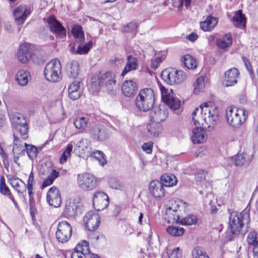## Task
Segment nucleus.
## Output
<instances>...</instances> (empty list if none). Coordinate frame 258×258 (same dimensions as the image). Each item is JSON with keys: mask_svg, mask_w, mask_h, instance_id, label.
<instances>
[{"mask_svg": "<svg viewBox=\"0 0 258 258\" xmlns=\"http://www.w3.org/2000/svg\"><path fill=\"white\" fill-rule=\"evenodd\" d=\"M14 145L16 148L23 147L22 141L14 134Z\"/></svg>", "mask_w": 258, "mask_h": 258, "instance_id": "nucleus-57", "label": "nucleus"}, {"mask_svg": "<svg viewBox=\"0 0 258 258\" xmlns=\"http://www.w3.org/2000/svg\"><path fill=\"white\" fill-rule=\"evenodd\" d=\"M183 204L185 207L186 204L181 201H174L171 202V205L168 207L166 210V214L173 222L178 223L180 219V212L181 205Z\"/></svg>", "mask_w": 258, "mask_h": 258, "instance_id": "nucleus-13", "label": "nucleus"}, {"mask_svg": "<svg viewBox=\"0 0 258 258\" xmlns=\"http://www.w3.org/2000/svg\"><path fill=\"white\" fill-rule=\"evenodd\" d=\"M51 31L53 32L57 37L63 38L66 36V29L55 19L54 16H51L47 19Z\"/></svg>", "mask_w": 258, "mask_h": 258, "instance_id": "nucleus-17", "label": "nucleus"}, {"mask_svg": "<svg viewBox=\"0 0 258 258\" xmlns=\"http://www.w3.org/2000/svg\"><path fill=\"white\" fill-rule=\"evenodd\" d=\"M192 258H209L203 247L197 246L192 251Z\"/></svg>", "mask_w": 258, "mask_h": 258, "instance_id": "nucleus-40", "label": "nucleus"}, {"mask_svg": "<svg viewBox=\"0 0 258 258\" xmlns=\"http://www.w3.org/2000/svg\"><path fill=\"white\" fill-rule=\"evenodd\" d=\"M121 89L125 96L130 97L137 90V85L132 80L125 81L122 85Z\"/></svg>", "mask_w": 258, "mask_h": 258, "instance_id": "nucleus-23", "label": "nucleus"}, {"mask_svg": "<svg viewBox=\"0 0 258 258\" xmlns=\"http://www.w3.org/2000/svg\"><path fill=\"white\" fill-rule=\"evenodd\" d=\"M148 132L153 137H158L160 133V124L153 122L147 126Z\"/></svg>", "mask_w": 258, "mask_h": 258, "instance_id": "nucleus-43", "label": "nucleus"}, {"mask_svg": "<svg viewBox=\"0 0 258 258\" xmlns=\"http://www.w3.org/2000/svg\"><path fill=\"white\" fill-rule=\"evenodd\" d=\"M92 156L98 160L100 165L103 166L106 163V160L105 158V155L100 151L96 150L93 152Z\"/></svg>", "mask_w": 258, "mask_h": 258, "instance_id": "nucleus-47", "label": "nucleus"}, {"mask_svg": "<svg viewBox=\"0 0 258 258\" xmlns=\"http://www.w3.org/2000/svg\"><path fill=\"white\" fill-rule=\"evenodd\" d=\"M0 192L6 196H8L9 199L13 202L15 205H17V202L15 201L14 198L11 194V192L5 183V178L1 177L0 178Z\"/></svg>", "mask_w": 258, "mask_h": 258, "instance_id": "nucleus-34", "label": "nucleus"}, {"mask_svg": "<svg viewBox=\"0 0 258 258\" xmlns=\"http://www.w3.org/2000/svg\"><path fill=\"white\" fill-rule=\"evenodd\" d=\"M225 115L229 125L233 127L238 128L247 119L248 112L243 108L230 106L227 108Z\"/></svg>", "mask_w": 258, "mask_h": 258, "instance_id": "nucleus-4", "label": "nucleus"}, {"mask_svg": "<svg viewBox=\"0 0 258 258\" xmlns=\"http://www.w3.org/2000/svg\"><path fill=\"white\" fill-rule=\"evenodd\" d=\"M109 201L107 194L102 191L96 192L93 199L94 207L98 211L103 210L108 207Z\"/></svg>", "mask_w": 258, "mask_h": 258, "instance_id": "nucleus-14", "label": "nucleus"}, {"mask_svg": "<svg viewBox=\"0 0 258 258\" xmlns=\"http://www.w3.org/2000/svg\"><path fill=\"white\" fill-rule=\"evenodd\" d=\"M71 258H86V256L83 253L80 252L75 248V250L72 253Z\"/></svg>", "mask_w": 258, "mask_h": 258, "instance_id": "nucleus-56", "label": "nucleus"}, {"mask_svg": "<svg viewBox=\"0 0 258 258\" xmlns=\"http://www.w3.org/2000/svg\"><path fill=\"white\" fill-rule=\"evenodd\" d=\"M30 74L28 72L21 70L18 71L16 76V80L20 86H25L28 82V77Z\"/></svg>", "mask_w": 258, "mask_h": 258, "instance_id": "nucleus-33", "label": "nucleus"}, {"mask_svg": "<svg viewBox=\"0 0 258 258\" xmlns=\"http://www.w3.org/2000/svg\"><path fill=\"white\" fill-rule=\"evenodd\" d=\"M80 252L83 253L86 256V254L90 253V249L89 247V243L86 241L83 240L80 243H79L75 247Z\"/></svg>", "mask_w": 258, "mask_h": 258, "instance_id": "nucleus-45", "label": "nucleus"}, {"mask_svg": "<svg viewBox=\"0 0 258 258\" xmlns=\"http://www.w3.org/2000/svg\"><path fill=\"white\" fill-rule=\"evenodd\" d=\"M109 184L110 187L115 189L121 190L123 188L121 182L115 178L109 179Z\"/></svg>", "mask_w": 258, "mask_h": 258, "instance_id": "nucleus-50", "label": "nucleus"}, {"mask_svg": "<svg viewBox=\"0 0 258 258\" xmlns=\"http://www.w3.org/2000/svg\"><path fill=\"white\" fill-rule=\"evenodd\" d=\"M77 183L78 187L84 191L92 190L97 186L96 178L88 173L78 174Z\"/></svg>", "mask_w": 258, "mask_h": 258, "instance_id": "nucleus-8", "label": "nucleus"}, {"mask_svg": "<svg viewBox=\"0 0 258 258\" xmlns=\"http://www.w3.org/2000/svg\"><path fill=\"white\" fill-rule=\"evenodd\" d=\"M72 234V227L68 222L62 221L57 224L55 233L56 239L61 243H65L69 240Z\"/></svg>", "mask_w": 258, "mask_h": 258, "instance_id": "nucleus-9", "label": "nucleus"}, {"mask_svg": "<svg viewBox=\"0 0 258 258\" xmlns=\"http://www.w3.org/2000/svg\"><path fill=\"white\" fill-rule=\"evenodd\" d=\"M6 122V116L5 113L0 110V127L4 126Z\"/></svg>", "mask_w": 258, "mask_h": 258, "instance_id": "nucleus-59", "label": "nucleus"}, {"mask_svg": "<svg viewBox=\"0 0 258 258\" xmlns=\"http://www.w3.org/2000/svg\"><path fill=\"white\" fill-rule=\"evenodd\" d=\"M72 33L76 39V41L82 43L85 40L84 34L82 28L80 26H76L72 28Z\"/></svg>", "mask_w": 258, "mask_h": 258, "instance_id": "nucleus-37", "label": "nucleus"}, {"mask_svg": "<svg viewBox=\"0 0 258 258\" xmlns=\"http://www.w3.org/2000/svg\"><path fill=\"white\" fill-rule=\"evenodd\" d=\"M242 60L244 62V64L247 70H248L249 69L250 70V68H251L252 67L251 66V64H250L249 60L244 56L242 57Z\"/></svg>", "mask_w": 258, "mask_h": 258, "instance_id": "nucleus-61", "label": "nucleus"}, {"mask_svg": "<svg viewBox=\"0 0 258 258\" xmlns=\"http://www.w3.org/2000/svg\"><path fill=\"white\" fill-rule=\"evenodd\" d=\"M247 242L254 247H258V233L255 231L250 232L247 238Z\"/></svg>", "mask_w": 258, "mask_h": 258, "instance_id": "nucleus-46", "label": "nucleus"}, {"mask_svg": "<svg viewBox=\"0 0 258 258\" xmlns=\"http://www.w3.org/2000/svg\"><path fill=\"white\" fill-rule=\"evenodd\" d=\"M69 156L67 154H66L64 152L62 153L60 158V163L62 164L64 162H66L67 160L68 157Z\"/></svg>", "mask_w": 258, "mask_h": 258, "instance_id": "nucleus-64", "label": "nucleus"}, {"mask_svg": "<svg viewBox=\"0 0 258 258\" xmlns=\"http://www.w3.org/2000/svg\"><path fill=\"white\" fill-rule=\"evenodd\" d=\"M83 220L86 227L90 231L96 230L98 227L100 222L99 215L92 211L86 214Z\"/></svg>", "mask_w": 258, "mask_h": 258, "instance_id": "nucleus-16", "label": "nucleus"}, {"mask_svg": "<svg viewBox=\"0 0 258 258\" xmlns=\"http://www.w3.org/2000/svg\"><path fill=\"white\" fill-rule=\"evenodd\" d=\"M91 138L97 142H102L109 137V132L104 125L101 124H95L89 130Z\"/></svg>", "mask_w": 258, "mask_h": 258, "instance_id": "nucleus-11", "label": "nucleus"}, {"mask_svg": "<svg viewBox=\"0 0 258 258\" xmlns=\"http://www.w3.org/2000/svg\"><path fill=\"white\" fill-rule=\"evenodd\" d=\"M229 220V227L226 233V236L230 240L240 232L245 233L247 231V229L250 221L249 213L245 211L241 213L232 212L230 214Z\"/></svg>", "mask_w": 258, "mask_h": 258, "instance_id": "nucleus-2", "label": "nucleus"}, {"mask_svg": "<svg viewBox=\"0 0 258 258\" xmlns=\"http://www.w3.org/2000/svg\"><path fill=\"white\" fill-rule=\"evenodd\" d=\"M61 66L59 60L54 59L48 62L45 66L44 75L47 80L57 82L61 78Z\"/></svg>", "mask_w": 258, "mask_h": 258, "instance_id": "nucleus-6", "label": "nucleus"}, {"mask_svg": "<svg viewBox=\"0 0 258 258\" xmlns=\"http://www.w3.org/2000/svg\"><path fill=\"white\" fill-rule=\"evenodd\" d=\"M68 93L69 97L72 100L78 99L81 95V91L80 88V82L74 81L69 87Z\"/></svg>", "mask_w": 258, "mask_h": 258, "instance_id": "nucleus-29", "label": "nucleus"}, {"mask_svg": "<svg viewBox=\"0 0 258 258\" xmlns=\"http://www.w3.org/2000/svg\"><path fill=\"white\" fill-rule=\"evenodd\" d=\"M92 45V42L89 41L86 45H80L78 47V49L75 52L79 54H87Z\"/></svg>", "mask_w": 258, "mask_h": 258, "instance_id": "nucleus-48", "label": "nucleus"}, {"mask_svg": "<svg viewBox=\"0 0 258 258\" xmlns=\"http://www.w3.org/2000/svg\"><path fill=\"white\" fill-rule=\"evenodd\" d=\"M88 149V143L86 140L81 139L76 144L75 150L81 154L85 153Z\"/></svg>", "mask_w": 258, "mask_h": 258, "instance_id": "nucleus-44", "label": "nucleus"}, {"mask_svg": "<svg viewBox=\"0 0 258 258\" xmlns=\"http://www.w3.org/2000/svg\"><path fill=\"white\" fill-rule=\"evenodd\" d=\"M161 180L163 182V185L165 186H173L177 184L176 177L172 174H164L161 177Z\"/></svg>", "mask_w": 258, "mask_h": 258, "instance_id": "nucleus-35", "label": "nucleus"}, {"mask_svg": "<svg viewBox=\"0 0 258 258\" xmlns=\"http://www.w3.org/2000/svg\"><path fill=\"white\" fill-rule=\"evenodd\" d=\"M155 95L153 89L145 88L140 91L136 98V105L140 111H148L152 108L155 103Z\"/></svg>", "mask_w": 258, "mask_h": 258, "instance_id": "nucleus-5", "label": "nucleus"}, {"mask_svg": "<svg viewBox=\"0 0 258 258\" xmlns=\"http://www.w3.org/2000/svg\"><path fill=\"white\" fill-rule=\"evenodd\" d=\"M73 148V145L72 144H69L67 147L66 149L65 150V151L63 152L64 153H66V154H67L69 156H70L71 155V153L72 151Z\"/></svg>", "mask_w": 258, "mask_h": 258, "instance_id": "nucleus-62", "label": "nucleus"}, {"mask_svg": "<svg viewBox=\"0 0 258 258\" xmlns=\"http://www.w3.org/2000/svg\"><path fill=\"white\" fill-rule=\"evenodd\" d=\"M231 20L236 27L242 29L245 28L246 18L245 15L242 14L241 10L235 12Z\"/></svg>", "mask_w": 258, "mask_h": 258, "instance_id": "nucleus-27", "label": "nucleus"}, {"mask_svg": "<svg viewBox=\"0 0 258 258\" xmlns=\"http://www.w3.org/2000/svg\"><path fill=\"white\" fill-rule=\"evenodd\" d=\"M232 43V36L230 33L225 34L223 37L217 39L216 44L221 49L229 47Z\"/></svg>", "mask_w": 258, "mask_h": 258, "instance_id": "nucleus-31", "label": "nucleus"}, {"mask_svg": "<svg viewBox=\"0 0 258 258\" xmlns=\"http://www.w3.org/2000/svg\"><path fill=\"white\" fill-rule=\"evenodd\" d=\"M29 12L23 7H19L16 9L13 13L15 22L18 24H23Z\"/></svg>", "mask_w": 258, "mask_h": 258, "instance_id": "nucleus-24", "label": "nucleus"}, {"mask_svg": "<svg viewBox=\"0 0 258 258\" xmlns=\"http://www.w3.org/2000/svg\"><path fill=\"white\" fill-rule=\"evenodd\" d=\"M168 113V110L164 105L155 106L150 113L151 121L159 123L166 119Z\"/></svg>", "mask_w": 258, "mask_h": 258, "instance_id": "nucleus-15", "label": "nucleus"}, {"mask_svg": "<svg viewBox=\"0 0 258 258\" xmlns=\"http://www.w3.org/2000/svg\"><path fill=\"white\" fill-rule=\"evenodd\" d=\"M79 65L78 61L71 60L66 65V72L70 78H76L79 74Z\"/></svg>", "mask_w": 258, "mask_h": 258, "instance_id": "nucleus-28", "label": "nucleus"}, {"mask_svg": "<svg viewBox=\"0 0 258 258\" xmlns=\"http://www.w3.org/2000/svg\"><path fill=\"white\" fill-rule=\"evenodd\" d=\"M163 80L168 84L172 85L183 82L186 79L185 74L182 71L169 68L163 70L161 73Z\"/></svg>", "mask_w": 258, "mask_h": 258, "instance_id": "nucleus-7", "label": "nucleus"}, {"mask_svg": "<svg viewBox=\"0 0 258 258\" xmlns=\"http://www.w3.org/2000/svg\"><path fill=\"white\" fill-rule=\"evenodd\" d=\"M253 154L251 150H246L242 153L237 155L235 159V164L241 166L244 164H248L252 160Z\"/></svg>", "mask_w": 258, "mask_h": 258, "instance_id": "nucleus-21", "label": "nucleus"}, {"mask_svg": "<svg viewBox=\"0 0 258 258\" xmlns=\"http://www.w3.org/2000/svg\"><path fill=\"white\" fill-rule=\"evenodd\" d=\"M17 57L19 61L22 63H26L31 57V56L25 54L24 52H21L19 50L17 51Z\"/></svg>", "mask_w": 258, "mask_h": 258, "instance_id": "nucleus-52", "label": "nucleus"}, {"mask_svg": "<svg viewBox=\"0 0 258 258\" xmlns=\"http://www.w3.org/2000/svg\"><path fill=\"white\" fill-rule=\"evenodd\" d=\"M179 248H174L171 252L168 253V258H179L181 256V253L179 252Z\"/></svg>", "mask_w": 258, "mask_h": 258, "instance_id": "nucleus-54", "label": "nucleus"}, {"mask_svg": "<svg viewBox=\"0 0 258 258\" xmlns=\"http://www.w3.org/2000/svg\"><path fill=\"white\" fill-rule=\"evenodd\" d=\"M34 183V174H33V172H31L28 177V181H27V185H26V187H33Z\"/></svg>", "mask_w": 258, "mask_h": 258, "instance_id": "nucleus-58", "label": "nucleus"}, {"mask_svg": "<svg viewBox=\"0 0 258 258\" xmlns=\"http://www.w3.org/2000/svg\"><path fill=\"white\" fill-rule=\"evenodd\" d=\"M153 147V143L152 142H149L144 143L142 146V149L147 154H150L152 152Z\"/></svg>", "mask_w": 258, "mask_h": 258, "instance_id": "nucleus-53", "label": "nucleus"}, {"mask_svg": "<svg viewBox=\"0 0 258 258\" xmlns=\"http://www.w3.org/2000/svg\"><path fill=\"white\" fill-rule=\"evenodd\" d=\"M109 62L111 64L115 66H118L119 65H121L124 62V60L122 58L119 57H115L114 58L110 59Z\"/></svg>", "mask_w": 258, "mask_h": 258, "instance_id": "nucleus-55", "label": "nucleus"}, {"mask_svg": "<svg viewBox=\"0 0 258 258\" xmlns=\"http://www.w3.org/2000/svg\"><path fill=\"white\" fill-rule=\"evenodd\" d=\"M31 44L28 43H24L20 45L18 50L21 52H24L25 54L29 55L31 57Z\"/></svg>", "mask_w": 258, "mask_h": 258, "instance_id": "nucleus-51", "label": "nucleus"}, {"mask_svg": "<svg viewBox=\"0 0 258 258\" xmlns=\"http://www.w3.org/2000/svg\"><path fill=\"white\" fill-rule=\"evenodd\" d=\"M198 36L195 33H192L191 34L186 36V38L187 39L190 40L191 42L195 41L198 39Z\"/></svg>", "mask_w": 258, "mask_h": 258, "instance_id": "nucleus-60", "label": "nucleus"}, {"mask_svg": "<svg viewBox=\"0 0 258 258\" xmlns=\"http://www.w3.org/2000/svg\"><path fill=\"white\" fill-rule=\"evenodd\" d=\"M149 190L155 198L160 200L165 195L163 183L159 180H152L149 184Z\"/></svg>", "mask_w": 258, "mask_h": 258, "instance_id": "nucleus-19", "label": "nucleus"}, {"mask_svg": "<svg viewBox=\"0 0 258 258\" xmlns=\"http://www.w3.org/2000/svg\"><path fill=\"white\" fill-rule=\"evenodd\" d=\"M138 60L137 57H133L132 55H128L127 57V60L125 66L122 71L121 76L124 77L127 73L137 70Z\"/></svg>", "mask_w": 258, "mask_h": 258, "instance_id": "nucleus-26", "label": "nucleus"}, {"mask_svg": "<svg viewBox=\"0 0 258 258\" xmlns=\"http://www.w3.org/2000/svg\"><path fill=\"white\" fill-rule=\"evenodd\" d=\"M12 186L18 193L23 194L26 190V184L21 179L18 178L12 177L9 179Z\"/></svg>", "mask_w": 258, "mask_h": 258, "instance_id": "nucleus-30", "label": "nucleus"}, {"mask_svg": "<svg viewBox=\"0 0 258 258\" xmlns=\"http://www.w3.org/2000/svg\"><path fill=\"white\" fill-rule=\"evenodd\" d=\"M24 146L26 148L27 154L30 158L33 159L36 156L37 149L36 147L28 145L26 143H24Z\"/></svg>", "mask_w": 258, "mask_h": 258, "instance_id": "nucleus-49", "label": "nucleus"}, {"mask_svg": "<svg viewBox=\"0 0 258 258\" xmlns=\"http://www.w3.org/2000/svg\"><path fill=\"white\" fill-rule=\"evenodd\" d=\"M162 100L170 108L173 110L178 109L180 106V101L174 96L172 90L169 91L163 86L160 87Z\"/></svg>", "mask_w": 258, "mask_h": 258, "instance_id": "nucleus-10", "label": "nucleus"}, {"mask_svg": "<svg viewBox=\"0 0 258 258\" xmlns=\"http://www.w3.org/2000/svg\"><path fill=\"white\" fill-rule=\"evenodd\" d=\"M46 200L50 206L54 207H58L61 203V198L59 191L55 186H52L48 190Z\"/></svg>", "mask_w": 258, "mask_h": 258, "instance_id": "nucleus-20", "label": "nucleus"}, {"mask_svg": "<svg viewBox=\"0 0 258 258\" xmlns=\"http://www.w3.org/2000/svg\"><path fill=\"white\" fill-rule=\"evenodd\" d=\"M89 118L87 117H78L74 119L73 123L75 127L81 132H84L87 128Z\"/></svg>", "mask_w": 258, "mask_h": 258, "instance_id": "nucleus-32", "label": "nucleus"}, {"mask_svg": "<svg viewBox=\"0 0 258 258\" xmlns=\"http://www.w3.org/2000/svg\"><path fill=\"white\" fill-rule=\"evenodd\" d=\"M205 87V84L204 78L199 77L194 83V93L198 94L199 93L204 91Z\"/></svg>", "mask_w": 258, "mask_h": 258, "instance_id": "nucleus-42", "label": "nucleus"}, {"mask_svg": "<svg viewBox=\"0 0 258 258\" xmlns=\"http://www.w3.org/2000/svg\"><path fill=\"white\" fill-rule=\"evenodd\" d=\"M184 66L188 69H194L197 67L196 59L189 54L184 55L182 59Z\"/></svg>", "mask_w": 258, "mask_h": 258, "instance_id": "nucleus-36", "label": "nucleus"}, {"mask_svg": "<svg viewBox=\"0 0 258 258\" xmlns=\"http://www.w3.org/2000/svg\"><path fill=\"white\" fill-rule=\"evenodd\" d=\"M12 123L23 140L28 138V127L27 121L21 115H15L12 119Z\"/></svg>", "mask_w": 258, "mask_h": 258, "instance_id": "nucleus-12", "label": "nucleus"}, {"mask_svg": "<svg viewBox=\"0 0 258 258\" xmlns=\"http://www.w3.org/2000/svg\"><path fill=\"white\" fill-rule=\"evenodd\" d=\"M81 204L80 203H76L74 201H70L66 205L64 213L68 217H74L77 213L81 211Z\"/></svg>", "mask_w": 258, "mask_h": 258, "instance_id": "nucleus-22", "label": "nucleus"}, {"mask_svg": "<svg viewBox=\"0 0 258 258\" xmlns=\"http://www.w3.org/2000/svg\"><path fill=\"white\" fill-rule=\"evenodd\" d=\"M197 222L196 216L193 215H189L184 218H181L178 223L181 225H190L195 224Z\"/></svg>", "mask_w": 258, "mask_h": 258, "instance_id": "nucleus-41", "label": "nucleus"}, {"mask_svg": "<svg viewBox=\"0 0 258 258\" xmlns=\"http://www.w3.org/2000/svg\"><path fill=\"white\" fill-rule=\"evenodd\" d=\"M239 76V71L235 68H233L226 71L224 73L223 82L224 87H231L236 84Z\"/></svg>", "mask_w": 258, "mask_h": 258, "instance_id": "nucleus-18", "label": "nucleus"}, {"mask_svg": "<svg viewBox=\"0 0 258 258\" xmlns=\"http://www.w3.org/2000/svg\"><path fill=\"white\" fill-rule=\"evenodd\" d=\"M126 28L127 29H128V30H127V31H128L130 30V31H133V30H136L137 29V24L135 23L132 22V23H129L127 25Z\"/></svg>", "mask_w": 258, "mask_h": 258, "instance_id": "nucleus-63", "label": "nucleus"}, {"mask_svg": "<svg viewBox=\"0 0 258 258\" xmlns=\"http://www.w3.org/2000/svg\"><path fill=\"white\" fill-rule=\"evenodd\" d=\"M167 232L173 236H180L184 233V228L180 227L169 226L166 229Z\"/></svg>", "mask_w": 258, "mask_h": 258, "instance_id": "nucleus-38", "label": "nucleus"}, {"mask_svg": "<svg viewBox=\"0 0 258 258\" xmlns=\"http://www.w3.org/2000/svg\"><path fill=\"white\" fill-rule=\"evenodd\" d=\"M192 120L196 128L192 131L191 137L194 144L203 143L207 140L204 129L213 130L218 118L216 107L211 102L201 104L192 113Z\"/></svg>", "mask_w": 258, "mask_h": 258, "instance_id": "nucleus-1", "label": "nucleus"}, {"mask_svg": "<svg viewBox=\"0 0 258 258\" xmlns=\"http://www.w3.org/2000/svg\"><path fill=\"white\" fill-rule=\"evenodd\" d=\"M59 175V173L56 170L53 169L51 170L50 174L48 177L44 180L42 184V187H46L51 185Z\"/></svg>", "mask_w": 258, "mask_h": 258, "instance_id": "nucleus-39", "label": "nucleus"}, {"mask_svg": "<svg viewBox=\"0 0 258 258\" xmlns=\"http://www.w3.org/2000/svg\"><path fill=\"white\" fill-rule=\"evenodd\" d=\"M218 22L217 18L209 16L205 21L200 23V27L204 31H211L217 25Z\"/></svg>", "mask_w": 258, "mask_h": 258, "instance_id": "nucleus-25", "label": "nucleus"}, {"mask_svg": "<svg viewBox=\"0 0 258 258\" xmlns=\"http://www.w3.org/2000/svg\"><path fill=\"white\" fill-rule=\"evenodd\" d=\"M92 81L91 88L93 92L98 91L101 87L108 92H113L117 87L115 74L112 72L101 74L97 79L92 78Z\"/></svg>", "mask_w": 258, "mask_h": 258, "instance_id": "nucleus-3", "label": "nucleus"}]
</instances>
